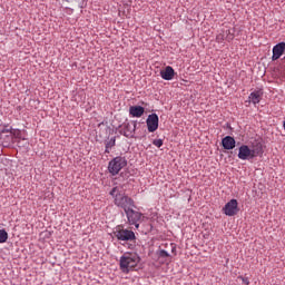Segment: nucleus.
I'll return each instance as SVG.
<instances>
[{
  "label": "nucleus",
  "mask_w": 285,
  "mask_h": 285,
  "mask_svg": "<svg viewBox=\"0 0 285 285\" xmlns=\"http://www.w3.org/2000/svg\"><path fill=\"white\" fill-rule=\"evenodd\" d=\"M67 8H83L85 0H62Z\"/></svg>",
  "instance_id": "4468645a"
},
{
  "label": "nucleus",
  "mask_w": 285,
  "mask_h": 285,
  "mask_svg": "<svg viewBox=\"0 0 285 285\" xmlns=\"http://www.w3.org/2000/svg\"><path fill=\"white\" fill-rule=\"evenodd\" d=\"M264 155V147L262 142H256L255 145L248 147L247 145H242L238 150V159H255V157H259Z\"/></svg>",
  "instance_id": "f03ea898"
},
{
  "label": "nucleus",
  "mask_w": 285,
  "mask_h": 285,
  "mask_svg": "<svg viewBox=\"0 0 285 285\" xmlns=\"http://www.w3.org/2000/svg\"><path fill=\"white\" fill-rule=\"evenodd\" d=\"M154 146H156L157 148H161L164 146V140L161 139H155L153 141Z\"/></svg>",
  "instance_id": "412c9836"
},
{
  "label": "nucleus",
  "mask_w": 285,
  "mask_h": 285,
  "mask_svg": "<svg viewBox=\"0 0 285 285\" xmlns=\"http://www.w3.org/2000/svg\"><path fill=\"white\" fill-rule=\"evenodd\" d=\"M148 132H155L159 128V116L150 114L146 120Z\"/></svg>",
  "instance_id": "6e6552de"
},
{
  "label": "nucleus",
  "mask_w": 285,
  "mask_h": 285,
  "mask_svg": "<svg viewBox=\"0 0 285 285\" xmlns=\"http://www.w3.org/2000/svg\"><path fill=\"white\" fill-rule=\"evenodd\" d=\"M110 195L114 197V204L115 206H118V208H122L125 212H127L128 208H135V200L128 197L126 193L121 190V187H114L110 190Z\"/></svg>",
  "instance_id": "f257e3e1"
},
{
  "label": "nucleus",
  "mask_w": 285,
  "mask_h": 285,
  "mask_svg": "<svg viewBox=\"0 0 285 285\" xmlns=\"http://www.w3.org/2000/svg\"><path fill=\"white\" fill-rule=\"evenodd\" d=\"M137 130V122L136 121H130L125 125L124 128V135L128 139H132L135 137V131Z\"/></svg>",
  "instance_id": "1a4fd4ad"
},
{
  "label": "nucleus",
  "mask_w": 285,
  "mask_h": 285,
  "mask_svg": "<svg viewBox=\"0 0 285 285\" xmlns=\"http://www.w3.org/2000/svg\"><path fill=\"white\" fill-rule=\"evenodd\" d=\"M115 237H117V239L119 242H135L136 237H135V232L130 230V229H124V227L118 226L116 228V230L114 232Z\"/></svg>",
  "instance_id": "20e7f679"
},
{
  "label": "nucleus",
  "mask_w": 285,
  "mask_h": 285,
  "mask_svg": "<svg viewBox=\"0 0 285 285\" xmlns=\"http://www.w3.org/2000/svg\"><path fill=\"white\" fill-rule=\"evenodd\" d=\"M158 257H163V258L170 257V254H168V252H166L165 249H160L158 252Z\"/></svg>",
  "instance_id": "aec40b11"
},
{
  "label": "nucleus",
  "mask_w": 285,
  "mask_h": 285,
  "mask_svg": "<svg viewBox=\"0 0 285 285\" xmlns=\"http://www.w3.org/2000/svg\"><path fill=\"white\" fill-rule=\"evenodd\" d=\"M0 139H7V141L2 142V146L8 147L10 145V141H12V134L3 135L0 134Z\"/></svg>",
  "instance_id": "dca6fc26"
},
{
  "label": "nucleus",
  "mask_w": 285,
  "mask_h": 285,
  "mask_svg": "<svg viewBox=\"0 0 285 285\" xmlns=\"http://www.w3.org/2000/svg\"><path fill=\"white\" fill-rule=\"evenodd\" d=\"M144 112H146V109L141 106H131L129 108V115H131V117H142Z\"/></svg>",
  "instance_id": "ddd939ff"
},
{
  "label": "nucleus",
  "mask_w": 285,
  "mask_h": 285,
  "mask_svg": "<svg viewBox=\"0 0 285 285\" xmlns=\"http://www.w3.org/2000/svg\"><path fill=\"white\" fill-rule=\"evenodd\" d=\"M171 253H175V246L171 247Z\"/></svg>",
  "instance_id": "b1692460"
},
{
  "label": "nucleus",
  "mask_w": 285,
  "mask_h": 285,
  "mask_svg": "<svg viewBox=\"0 0 285 285\" xmlns=\"http://www.w3.org/2000/svg\"><path fill=\"white\" fill-rule=\"evenodd\" d=\"M216 39H217L218 43H220V41H224V36L218 35Z\"/></svg>",
  "instance_id": "5701e85b"
},
{
  "label": "nucleus",
  "mask_w": 285,
  "mask_h": 285,
  "mask_svg": "<svg viewBox=\"0 0 285 285\" xmlns=\"http://www.w3.org/2000/svg\"><path fill=\"white\" fill-rule=\"evenodd\" d=\"M125 214L127 215L129 224L136 226V228H139V224L137 223L141 219V213L134 210L132 207H129Z\"/></svg>",
  "instance_id": "0eeeda50"
},
{
  "label": "nucleus",
  "mask_w": 285,
  "mask_h": 285,
  "mask_svg": "<svg viewBox=\"0 0 285 285\" xmlns=\"http://www.w3.org/2000/svg\"><path fill=\"white\" fill-rule=\"evenodd\" d=\"M13 141L14 144H18V146H28V140L26 138H16Z\"/></svg>",
  "instance_id": "a211bd4d"
},
{
  "label": "nucleus",
  "mask_w": 285,
  "mask_h": 285,
  "mask_svg": "<svg viewBox=\"0 0 285 285\" xmlns=\"http://www.w3.org/2000/svg\"><path fill=\"white\" fill-rule=\"evenodd\" d=\"M115 138H111L109 141L106 142V153L108 151V148H112V146H115Z\"/></svg>",
  "instance_id": "6ab92c4d"
},
{
  "label": "nucleus",
  "mask_w": 285,
  "mask_h": 285,
  "mask_svg": "<svg viewBox=\"0 0 285 285\" xmlns=\"http://www.w3.org/2000/svg\"><path fill=\"white\" fill-rule=\"evenodd\" d=\"M285 52V42H279L273 48L272 61H277Z\"/></svg>",
  "instance_id": "9d476101"
},
{
  "label": "nucleus",
  "mask_w": 285,
  "mask_h": 285,
  "mask_svg": "<svg viewBox=\"0 0 285 285\" xmlns=\"http://www.w3.org/2000/svg\"><path fill=\"white\" fill-rule=\"evenodd\" d=\"M223 212L227 215V217H235V215L239 213L237 199H232L228 202L223 208Z\"/></svg>",
  "instance_id": "423d86ee"
},
{
  "label": "nucleus",
  "mask_w": 285,
  "mask_h": 285,
  "mask_svg": "<svg viewBox=\"0 0 285 285\" xmlns=\"http://www.w3.org/2000/svg\"><path fill=\"white\" fill-rule=\"evenodd\" d=\"M160 77H161L163 79H165V81H170V80H173L174 77H175V69H173V67H170V66H167V67L165 68V70H161V71H160Z\"/></svg>",
  "instance_id": "9b49d317"
},
{
  "label": "nucleus",
  "mask_w": 285,
  "mask_h": 285,
  "mask_svg": "<svg viewBox=\"0 0 285 285\" xmlns=\"http://www.w3.org/2000/svg\"><path fill=\"white\" fill-rule=\"evenodd\" d=\"M238 279H242V282L246 285H249L250 282L248 281V278L244 277V276H238Z\"/></svg>",
  "instance_id": "4be33fe9"
},
{
  "label": "nucleus",
  "mask_w": 285,
  "mask_h": 285,
  "mask_svg": "<svg viewBox=\"0 0 285 285\" xmlns=\"http://www.w3.org/2000/svg\"><path fill=\"white\" fill-rule=\"evenodd\" d=\"M261 99H262V91L259 90L252 92L249 96V101H252V104L254 105L259 104Z\"/></svg>",
  "instance_id": "2eb2a0df"
},
{
  "label": "nucleus",
  "mask_w": 285,
  "mask_h": 285,
  "mask_svg": "<svg viewBox=\"0 0 285 285\" xmlns=\"http://www.w3.org/2000/svg\"><path fill=\"white\" fill-rule=\"evenodd\" d=\"M6 242H8V232L0 229V244H6Z\"/></svg>",
  "instance_id": "f3484780"
},
{
  "label": "nucleus",
  "mask_w": 285,
  "mask_h": 285,
  "mask_svg": "<svg viewBox=\"0 0 285 285\" xmlns=\"http://www.w3.org/2000/svg\"><path fill=\"white\" fill-rule=\"evenodd\" d=\"M222 144L225 150H233V148H235V138L226 136L225 138H223Z\"/></svg>",
  "instance_id": "f8f14e48"
},
{
  "label": "nucleus",
  "mask_w": 285,
  "mask_h": 285,
  "mask_svg": "<svg viewBox=\"0 0 285 285\" xmlns=\"http://www.w3.org/2000/svg\"><path fill=\"white\" fill-rule=\"evenodd\" d=\"M127 164L126 158L116 157L109 163L108 170L111 175H119L121 168H126Z\"/></svg>",
  "instance_id": "39448f33"
},
{
  "label": "nucleus",
  "mask_w": 285,
  "mask_h": 285,
  "mask_svg": "<svg viewBox=\"0 0 285 285\" xmlns=\"http://www.w3.org/2000/svg\"><path fill=\"white\" fill-rule=\"evenodd\" d=\"M139 262V255L132 253H125L120 257V271H122V273H130V271H132V268H135V266H137Z\"/></svg>",
  "instance_id": "7ed1b4c3"
}]
</instances>
